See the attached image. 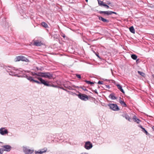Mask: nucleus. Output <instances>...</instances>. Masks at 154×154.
Returning <instances> with one entry per match:
<instances>
[{"instance_id": "nucleus-26", "label": "nucleus", "mask_w": 154, "mask_h": 154, "mask_svg": "<svg viewBox=\"0 0 154 154\" xmlns=\"http://www.w3.org/2000/svg\"><path fill=\"white\" fill-rule=\"evenodd\" d=\"M131 57L134 60H136L137 58V56L135 54H132L131 55Z\"/></svg>"}, {"instance_id": "nucleus-21", "label": "nucleus", "mask_w": 154, "mask_h": 154, "mask_svg": "<svg viewBox=\"0 0 154 154\" xmlns=\"http://www.w3.org/2000/svg\"><path fill=\"white\" fill-rule=\"evenodd\" d=\"M20 57V55L16 57L14 59L15 61V62H17L21 60V57Z\"/></svg>"}, {"instance_id": "nucleus-45", "label": "nucleus", "mask_w": 154, "mask_h": 154, "mask_svg": "<svg viewBox=\"0 0 154 154\" xmlns=\"http://www.w3.org/2000/svg\"><path fill=\"white\" fill-rule=\"evenodd\" d=\"M15 76H17L18 77H21V75H18L17 74H15Z\"/></svg>"}, {"instance_id": "nucleus-23", "label": "nucleus", "mask_w": 154, "mask_h": 154, "mask_svg": "<svg viewBox=\"0 0 154 154\" xmlns=\"http://www.w3.org/2000/svg\"><path fill=\"white\" fill-rule=\"evenodd\" d=\"M41 25L42 26H43L45 28L48 27V26L47 24L45 22H42L41 23Z\"/></svg>"}, {"instance_id": "nucleus-56", "label": "nucleus", "mask_w": 154, "mask_h": 154, "mask_svg": "<svg viewBox=\"0 0 154 154\" xmlns=\"http://www.w3.org/2000/svg\"><path fill=\"white\" fill-rule=\"evenodd\" d=\"M138 59H137V60L136 59V62L137 63V62H138Z\"/></svg>"}, {"instance_id": "nucleus-59", "label": "nucleus", "mask_w": 154, "mask_h": 154, "mask_svg": "<svg viewBox=\"0 0 154 154\" xmlns=\"http://www.w3.org/2000/svg\"><path fill=\"white\" fill-rule=\"evenodd\" d=\"M86 2H88V0H85Z\"/></svg>"}, {"instance_id": "nucleus-7", "label": "nucleus", "mask_w": 154, "mask_h": 154, "mask_svg": "<svg viewBox=\"0 0 154 154\" xmlns=\"http://www.w3.org/2000/svg\"><path fill=\"white\" fill-rule=\"evenodd\" d=\"M23 151L26 154H31L33 152L32 150L25 148L23 149Z\"/></svg>"}, {"instance_id": "nucleus-42", "label": "nucleus", "mask_w": 154, "mask_h": 154, "mask_svg": "<svg viewBox=\"0 0 154 154\" xmlns=\"http://www.w3.org/2000/svg\"><path fill=\"white\" fill-rule=\"evenodd\" d=\"M61 36L63 37L64 38H65L66 37V35L65 34L63 33L61 35Z\"/></svg>"}, {"instance_id": "nucleus-36", "label": "nucleus", "mask_w": 154, "mask_h": 154, "mask_svg": "<svg viewBox=\"0 0 154 154\" xmlns=\"http://www.w3.org/2000/svg\"><path fill=\"white\" fill-rule=\"evenodd\" d=\"M60 88V89H61L64 91H66L67 92H69V91H67L64 88H63L62 87H59V88Z\"/></svg>"}, {"instance_id": "nucleus-22", "label": "nucleus", "mask_w": 154, "mask_h": 154, "mask_svg": "<svg viewBox=\"0 0 154 154\" xmlns=\"http://www.w3.org/2000/svg\"><path fill=\"white\" fill-rule=\"evenodd\" d=\"M76 88H81L85 91H88V90L86 89L85 87L84 86H80L79 87L77 86L76 87Z\"/></svg>"}, {"instance_id": "nucleus-54", "label": "nucleus", "mask_w": 154, "mask_h": 154, "mask_svg": "<svg viewBox=\"0 0 154 154\" xmlns=\"http://www.w3.org/2000/svg\"><path fill=\"white\" fill-rule=\"evenodd\" d=\"M96 86H97V88H99V85H97Z\"/></svg>"}, {"instance_id": "nucleus-31", "label": "nucleus", "mask_w": 154, "mask_h": 154, "mask_svg": "<svg viewBox=\"0 0 154 154\" xmlns=\"http://www.w3.org/2000/svg\"><path fill=\"white\" fill-rule=\"evenodd\" d=\"M9 74L10 75H11L12 76H15V72H12V71H10L9 72Z\"/></svg>"}, {"instance_id": "nucleus-18", "label": "nucleus", "mask_w": 154, "mask_h": 154, "mask_svg": "<svg viewBox=\"0 0 154 154\" xmlns=\"http://www.w3.org/2000/svg\"><path fill=\"white\" fill-rule=\"evenodd\" d=\"M26 78L31 82H33L34 79L31 76H29L27 75H26Z\"/></svg>"}, {"instance_id": "nucleus-4", "label": "nucleus", "mask_w": 154, "mask_h": 154, "mask_svg": "<svg viewBox=\"0 0 154 154\" xmlns=\"http://www.w3.org/2000/svg\"><path fill=\"white\" fill-rule=\"evenodd\" d=\"M42 77L45 78H48L49 79L52 78L53 75L49 72H43Z\"/></svg>"}, {"instance_id": "nucleus-55", "label": "nucleus", "mask_w": 154, "mask_h": 154, "mask_svg": "<svg viewBox=\"0 0 154 154\" xmlns=\"http://www.w3.org/2000/svg\"><path fill=\"white\" fill-rule=\"evenodd\" d=\"M107 4H108V5H109L110 4V2H108V3H107Z\"/></svg>"}, {"instance_id": "nucleus-15", "label": "nucleus", "mask_w": 154, "mask_h": 154, "mask_svg": "<svg viewBox=\"0 0 154 154\" xmlns=\"http://www.w3.org/2000/svg\"><path fill=\"white\" fill-rule=\"evenodd\" d=\"M118 88L119 90L123 93H125V92L122 88V86L119 84H117L116 85Z\"/></svg>"}, {"instance_id": "nucleus-37", "label": "nucleus", "mask_w": 154, "mask_h": 154, "mask_svg": "<svg viewBox=\"0 0 154 154\" xmlns=\"http://www.w3.org/2000/svg\"><path fill=\"white\" fill-rule=\"evenodd\" d=\"M103 81H99L97 83L99 84H103Z\"/></svg>"}, {"instance_id": "nucleus-13", "label": "nucleus", "mask_w": 154, "mask_h": 154, "mask_svg": "<svg viewBox=\"0 0 154 154\" xmlns=\"http://www.w3.org/2000/svg\"><path fill=\"white\" fill-rule=\"evenodd\" d=\"M122 98L120 97V99L119 100V103L121 104V105L123 107H126L127 106L126 104L124 102V101H122L121 100Z\"/></svg>"}, {"instance_id": "nucleus-11", "label": "nucleus", "mask_w": 154, "mask_h": 154, "mask_svg": "<svg viewBox=\"0 0 154 154\" xmlns=\"http://www.w3.org/2000/svg\"><path fill=\"white\" fill-rule=\"evenodd\" d=\"M97 16L98 17L99 20H100L102 21L105 23H108L109 22V20H108L105 19L99 16Z\"/></svg>"}, {"instance_id": "nucleus-17", "label": "nucleus", "mask_w": 154, "mask_h": 154, "mask_svg": "<svg viewBox=\"0 0 154 154\" xmlns=\"http://www.w3.org/2000/svg\"><path fill=\"white\" fill-rule=\"evenodd\" d=\"M133 119L134 122H136L137 123L139 124L141 121L139 119L137 118V117L135 116H134L133 118Z\"/></svg>"}, {"instance_id": "nucleus-53", "label": "nucleus", "mask_w": 154, "mask_h": 154, "mask_svg": "<svg viewBox=\"0 0 154 154\" xmlns=\"http://www.w3.org/2000/svg\"><path fill=\"white\" fill-rule=\"evenodd\" d=\"M81 154H88V153H82Z\"/></svg>"}, {"instance_id": "nucleus-16", "label": "nucleus", "mask_w": 154, "mask_h": 154, "mask_svg": "<svg viewBox=\"0 0 154 154\" xmlns=\"http://www.w3.org/2000/svg\"><path fill=\"white\" fill-rule=\"evenodd\" d=\"M44 152L40 151L39 150V151H35V154H42L44 152H46L47 151V149L46 147H45L44 148Z\"/></svg>"}, {"instance_id": "nucleus-24", "label": "nucleus", "mask_w": 154, "mask_h": 154, "mask_svg": "<svg viewBox=\"0 0 154 154\" xmlns=\"http://www.w3.org/2000/svg\"><path fill=\"white\" fill-rule=\"evenodd\" d=\"M99 5L100 6H103L104 3H103V1H101L100 0H97Z\"/></svg>"}, {"instance_id": "nucleus-52", "label": "nucleus", "mask_w": 154, "mask_h": 154, "mask_svg": "<svg viewBox=\"0 0 154 154\" xmlns=\"http://www.w3.org/2000/svg\"><path fill=\"white\" fill-rule=\"evenodd\" d=\"M152 129H153V131H154V126H153L152 127Z\"/></svg>"}, {"instance_id": "nucleus-49", "label": "nucleus", "mask_w": 154, "mask_h": 154, "mask_svg": "<svg viewBox=\"0 0 154 154\" xmlns=\"http://www.w3.org/2000/svg\"><path fill=\"white\" fill-rule=\"evenodd\" d=\"M21 77H25V78H26V75H22V76H21Z\"/></svg>"}, {"instance_id": "nucleus-40", "label": "nucleus", "mask_w": 154, "mask_h": 154, "mask_svg": "<svg viewBox=\"0 0 154 154\" xmlns=\"http://www.w3.org/2000/svg\"><path fill=\"white\" fill-rule=\"evenodd\" d=\"M36 73L35 72H32V75L33 76H34L35 75H36Z\"/></svg>"}, {"instance_id": "nucleus-58", "label": "nucleus", "mask_w": 154, "mask_h": 154, "mask_svg": "<svg viewBox=\"0 0 154 154\" xmlns=\"http://www.w3.org/2000/svg\"><path fill=\"white\" fill-rule=\"evenodd\" d=\"M86 2H88V0H85Z\"/></svg>"}, {"instance_id": "nucleus-20", "label": "nucleus", "mask_w": 154, "mask_h": 154, "mask_svg": "<svg viewBox=\"0 0 154 154\" xmlns=\"http://www.w3.org/2000/svg\"><path fill=\"white\" fill-rule=\"evenodd\" d=\"M129 30L133 33L134 34L135 32V29L133 26H131L129 28Z\"/></svg>"}, {"instance_id": "nucleus-51", "label": "nucleus", "mask_w": 154, "mask_h": 154, "mask_svg": "<svg viewBox=\"0 0 154 154\" xmlns=\"http://www.w3.org/2000/svg\"><path fill=\"white\" fill-rule=\"evenodd\" d=\"M106 88H110V87L109 85H106Z\"/></svg>"}, {"instance_id": "nucleus-50", "label": "nucleus", "mask_w": 154, "mask_h": 154, "mask_svg": "<svg viewBox=\"0 0 154 154\" xmlns=\"http://www.w3.org/2000/svg\"><path fill=\"white\" fill-rule=\"evenodd\" d=\"M40 151H43V152H44V148H43V149H42L40 150Z\"/></svg>"}, {"instance_id": "nucleus-29", "label": "nucleus", "mask_w": 154, "mask_h": 154, "mask_svg": "<svg viewBox=\"0 0 154 154\" xmlns=\"http://www.w3.org/2000/svg\"><path fill=\"white\" fill-rule=\"evenodd\" d=\"M125 117L126 119L128 120L129 121H131V120H130L131 119L130 118V117H129V116L128 115H125Z\"/></svg>"}, {"instance_id": "nucleus-1", "label": "nucleus", "mask_w": 154, "mask_h": 154, "mask_svg": "<svg viewBox=\"0 0 154 154\" xmlns=\"http://www.w3.org/2000/svg\"><path fill=\"white\" fill-rule=\"evenodd\" d=\"M79 94L77 95L78 97L82 100L86 101L89 100L88 97L84 94H82L79 92Z\"/></svg>"}, {"instance_id": "nucleus-41", "label": "nucleus", "mask_w": 154, "mask_h": 154, "mask_svg": "<svg viewBox=\"0 0 154 154\" xmlns=\"http://www.w3.org/2000/svg\"><path fill=\"white\" fill-rule=\"evenodd\" d=\"M138 127H139L140 128H141L142 130L143 129V128H143L142 126L140 125H138Z\"/></svg>"}, {"instance_id": "nucleus-33", "label": "nucleus", "mask_w": 154, "mask_h": 154, "mask_svg": "<svg viewBox=\"0 0 154 154\" xmlns=\"http://www.w3.org/2000/svg\"><path fill=\"white\" fill-rule=\"evenodd\" d=\"M4 150L3 148L0 149V154H2L4 152Z\"/></svg>"}, {"instance_id": "nucleus-30", "label": "nucleus", "mask_w": 154, "mask_h": 154, "mask_svg": "<svg viewBox=\"0 0 154 154\" xmlns=\"http://www.w3.org/2000/svg\"><path fill=\"white\" fill-rule=\"evenodd\" d=\"M142 131L145 133L146 135H148L149 134L144 128H143V129L142 130Z\"/></svg>"}, {"instance_id": "nucleus-28", "label": "nucleus", "mask_w": 154, "mask_h": 154, "mask_svg": "<svg viewBox=\"0 0 154 154\" xmlns=\"http://www.w3.org/2000/svg\"><path fill=\"white\" fill-rule=\"evenodd\" d=\"M42 73L43 72H38V73H36V76H41V77H42V75L43 74Z\"/></svg>"}, {"instance_id": "nucleus-44", "label": "nucleus", "mask_w": 154, "mask_h": 154, "mask_svg": "<svg viewBox=\"0 0 154 154\" xmlns=\"http://www.w3.org/2000/svg\"><path fill=\"white\" fill-rule=\"evenodd\" d=\"M15 76H17L18 77H21V75H18L17 74H15Z\"/></svg>"}, {"instance_id": "nucleus-46", "label": "nucleus", "mask_w": 154, "mask_h": 154, "mask_svg": "<svg viewBox=\"0 0 154 154\" xmlns=\"http://www.w3.org/2000/svg\"><path fill=\"white\" fill-rule=\"evenodd\" d=\"M72 94L73 95H76V96H77V95H78V94H76V93H73L72 92Z\"/></svg>"}, {"instance_id": "nucleus-35", "label": "nucleus", "mask_w": 154, "mask_h": 154, "mask_svg": "<svg viewBox=\"0 0 154 154\" xmlns=\"http://www.w3.org/2000/svg\"><path fill=\"white\" fill-rule=\"evenodd\" d=\"M110 15L112 14H117V13L113 11H110Z\"/></svg>"}, {"instance_id": "nucleus-12", "label": "nucleus", "mask_w": 154, "mask_h": 154, "mask_svg": "<svg viewBox=\"0 0 154 154\" xmlns=\"http://www.w3.org/2000/svg\"><path fill=\"white\" fill-rule=\"evenodd\" d=\"M34 45L37 46H41L42 44L41 41H39L37 40H36L34 43Z\"/></svg>"}, {"instance_id": "nucleus-9", "label": "nucleus", "mask_w": 154, "mask_h": 154, "mask_svg": "<svg viewBox=\"0 0 154 154\" xmlns=\"http://www.w3.org/2000/svg\"><path fill=\"white\" fill-rule=\"evenodd\" d=\"M115 94L112 93L109 96V97L112 100H114L117 99V97L115 96Z\"/></svg>"}, {"instance_id": "nucleus-2", "label": "nucleus", "mask_w": 154, "mask_h": 154, "mask_svg": "<svg viewBox=\"0 0 154 154\" xmlns=\"http://www.w3.org/2000/svg\"><path fill=\"white\" fill-rule=\"evenodd\" d=\"M38 79L39 81L34 80L33 82H36L38 84H42L45 86H49L47 83L46 81L42 79V78H38Z\"/></svg>"}, {"instance_id": "nucleus-3", "label": "nucleus", "mask_w": 154, "mask_h": 154, "mask_svg": "<svg viewBox=\"0 0 154 154\" xmlns=\"http://www.w3.org/2000/svg\"><path fill=\"white\" fill-rule=\"evenodd\" d=\"M108 106L109 107L110 109L112 110L116 111L119 110V109L117 105L115 104H109Z\"/></svg>"}, {"instance_id": "nucleus-8", "label": "nucleus", "mask_w": 154, "mask_h": 154, "mask_svg": "<svg viewBox=\"0 0 154 154\" xmlns=\"http://www.w3.org/2000/svg\"><path fill=\"white\" fill-rule=\"evenodd\" d=\"M0 133L3 135L7 134L8 133V130L5 129L4 128H2L0 129Z\"/></svg>"}, {"instance_id": "nucleus-43", "label": "nucleus", "mask_w": 154, "mask_h": 154, "mask_svg": "<svg viewBox=\"0 0 154 154\" xmlns=\"http://www.w3.org/2000/svg\"><path fill=\"white\" fill-rule=\"evenodd\" d=\"M34 78H36L38 79V78H41V77H38V76H36V75H35L34 76Z\"/></svg>"}, {"instance_id": "nucleus-27", "label": "nucleus", "mask_w": 154, "mask_h": 154, "mask_svg": "<svg viewBox=\"0 0 154 154\" xmlns=\"http://www.w3.org/2000/svg\"><path fill=\"white\" fill-rule=\"evenodd\" d=\"M138 73L141 76H142L143 77H144L145 75V73L143 72H140V71H138Z\"/></svg>"}, {"instance_id": "nucleus-32", "label": "nucleus", "mask_w": 154, "mask_h": 154, "mask_svg": "<svg viewBox=\"0 0 154 154\" xmlns=\"http://www.w3.org/2000/svg\"><path fill=\"white\" fill-rule=\"evenodd\" d=\"M75 75L76 76V77L80 79L81 78V76L80 74H75Z\"/></svg>"}, {"instance_id": "nucleus-34", "label": "nucleus", "mask_w": 154, "mask_h": 154, "mask_svg": "<svg viewBox=\"0 0 154 154\" xmlns=\"http://www.w3.org/2000/svg\"><path fill=\"white\" fill-rule=\"evenodd\" d=\"M103 6H104L105 7H106V8H109V7L108 5H107L105 4H104Z\"/></svg>"}, {"instance_id": "nucleus-47", "label": "nucleus", "mask_w": 154, "mask_h": 154, "mask_svg": "<svg viewBox=\"0 0 154 154\" xmlns=\"http://www.w3.org/2000/svg\"><path fill=\"white\" fill-rule=\"evenodd\" d=\"M94 83V82H90V84L92 85V84H93Z\"/></svg>"}, {"instance_id": "nucleus-39", "label": "nucleus", "mask_w": 154, "mask_h": 154, "mask_svg": "<svg viewBox=\"0 0 154 154\" xmlns=\"http://www.w3.org/2000/svg\"><path fill=\"white\" fill-rule=\"evenodd\" d=\"M92 91L93 92H94L96 94H98V92H97V90L96 89H95V90H94H94H92Z\"/></svg>"}, {"instance_id": "nucleus-38", "label": "nucleus", "mask_w": 154, "mask_h": 154, "mask_svg": "<svg viewBox=\"0 0 154 154\" xmlns=\"http://www.w3.org/2000/svg\"><path fill=\"white\" fill-rule=\"evenodd\" d=\"M84 82H85L86 83L88 84H90V81H87V80H85L84 81Z\"/></svg>"}, {"instance_id": "nucleus-19", "label": "nucleus", "mask_w": 154, "mask_h": 154, "mask_svg": "<svg viewBox=\"0 0 154 154\" xmlns=\"http://www.w3.org/2000/svg\"><path fill=\"white\" fill-rule=\"evenodd\" d=\"M20 57H21V61H24L26 62H27L29 61L28 59L23 56L20 55Z\"/></svg>"}, {"instance_id": "nucleus-48", "label": "nucleus", "mask_w": 154, "mask_h": 154, "mask_svg": "<svg viewBox=\"0 0 154 154\" xmlns=\"http://www.w3.org/2000/svg\"><path fill=\"white\" fill-rule=\"evenodd\" d=\"M96 55L98 58H100V57L99 56V55L98 54H96Z\"/></svg>"}, {"instance_id": "nucleus-25", "label": "nucleus", "mask_w": 154, "mask_h": 154, "mask_svg": "<svg viewBox=\"0 0 154 154\" xmlns=\"http://www.w3.org/2000/svg\"><path fill=\"white\" fill-rule=\"evenodd\" d=\"M46 82H47V83L48 84V85H49V86H49V87H53L56 88H59V86L57 85H51L49 84V82L47 81H46Z\"/></svg>"}, {"instance_id": "nucleus-6", "label": "nucleus", "mask_w": 154, "mask_h": 154, "mask_svg": "<svg viewBox=\"0 0 154 154\" xmlns=\"http://www.w3.org/2000/svg\"><path fill=\"white\" fill-rule=\"evenodd\" d=\"M4 151L9 152L11 149V147L9 145H5L2 146Z\"/></svg>"}, {"instance_id": "nucleus-5", "label": "nucleus", "mask_w": 154, "mask_h": 154, "mask_svg": "<svg viewBox=\"0 0 154 154\" xmlns=\"http://www.w3.org/2000/svg\"><path fill=\"white\" fill-rule=\"evenodd\" d=\"M92 147V144L89 141H88L85 143V147L87 149H89Z\"/></svg>"}, {"instance_id": "nucleus-10", "label": "nucleus", "mask_w": 154, "mask_h": 154, "mask_svg": "<svg viewBox=\"0 0 154 154\" xmlns=\"http://www.w3.org/2000/svg\"><path fill=\"white\" fill-rule=\"evenodd\" d=\"M99 13L101 14H103L104 15H110V11H100Z\"/></svg>"}, {"instance_id": "nucleus-57", "label": "nucleus", "mask_w": 154, "mask_h": 154, "mask_svg": "<svg viewBox=\"0 0 154 154\" xmlns=\"http://www.w3.org/2000/svg\"><path fill=\"white\" fill-rule=\"evenodd\" d=\"M71 87H69V88H68V89L70 90V89H71Z\"/></svg>"}, {"instance_id": "nucleus-14", "label": "nucleus", "mask_w": 154, "mask_h": 154, "mask_svg": "<svg viewBox=\"0 0 154 154\" xmlns=\"http://www.w3.org/2000/svg\"><path fill=\"white\" fill-rule=\"evenodd\" d=\"M21 69L20 68L19 69H15V70L17 72L16 73H17V74H20L21 73H22V74H24V72H25V71H22V70H20Z\"/></svg>"}]
</instances>
